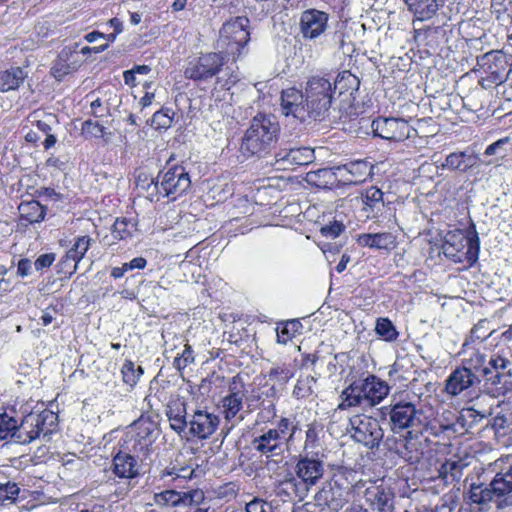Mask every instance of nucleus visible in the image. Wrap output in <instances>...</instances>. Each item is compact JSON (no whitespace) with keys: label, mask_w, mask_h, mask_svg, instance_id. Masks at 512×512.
I'll return each instance as SVG.
<instances>
[{"label":"nucleus","mask_w":512,"mask_h":512,"mask_svg":"<svg viewBox=\"0 0 512 512\" xmlns=\"http://www.w3.org/2000/svg\"><path fill=\"white\" fill-rule=\"evenodd\" d=\"M390 386L375 375L352 381L340 394L339 410L352 407L371 408L381 403L389 394Z\"/></svg>","instance_id":"nucleus-1"},{"label":"nucleus","mask_w":512,"mask_h":512,"mask_svg":"<svg viewBox=\"0 0 512 512\" xmlns=\"http://www.w3.org/2000/svg\"><path fill=\"white\" fill-rule=\"evenodd\" d=\"M279 131L280 126L275 116L257 114L242 139V154L249 157L266 152L276 142Z\"/></svg>","instance_id":"nucleus-2"},{"label":"nucleus","mask_w":512,"mask_h":512,"mask_svg":"<svg viewBox=\"0 0 512 512\" xmlns=\"http://www.w3.org/2000/svg\"><path fill=\"white\" fill-rule=\"evenodd\" d=\"M191 186L189 173L183 166L175 165L161 172L157 180L151 179L147 186L148 198L159 201L166 197L171 201L182 196Z\"/></svg>","instance_id":"nucleus-3"},{"label":"nucleus","mask_w":512,"mask_h":512,"mask_svg":"<svg viewBox=\"0 0 512 512\" xmlns=\"http://www.w3.org/2000/svg\"><path fill=\"white\" fill-rule=\"evenodd\" d=\"M446 258L455 263H466L473 266L479 258L480 240L476 230L464 234L460 230L449 231L442 245Z\"/></svg>","instance_id":"nucleus-4"},{"label":"nucleus","mask_w":512,"mask_h":512,"mask_svg":"<svg viewBox=\"0 0 512 512\" xmlns=\"http://www.w3.org/2000/svg\"><path fill=\"white\" fill-rule=\"evenodd\" d=\"M296 429L297 425L293 419L282 417L276 427L261 430V433L252 440V448L266 457L281 455Z\"/></svg>","instance_id":"nucleus-5"},{"label":"nucleus","mask_w":512,"mask_h":512,"mask_svg":"<svg viewBox=\"0 0 512 512\" xmlns=\"http://www.w3.org/2000/svg\"><path fill=\"white\" fill-rule=\"evenodd\" d=\"M249 19L236 17L225 22L220 29L217 48L221 53L238 59L250 40Z\"/></svg>","instance_id":"nucleus-6"},{"label":"nucleus","mask_w":512,"mask_h":512,"mask_svg":"<svg viewBox=\"0 0 512 512\" xmlns=\"http://www.w3.org/2000/svg\"><path fill=\"white\" fill-rule=\"evenodd\" d=\"M58 416L51 410H43L41 412H30L25 415L16 430V442L20 444H28L41 435L49 436L55 429Z\"/></svg>","instance_id":"nucleus-7"},{"label":"nucleus","mask_w":512,"mask_h":512,"mask_svg":"<svg viewBox=\"0 0 512 512\" xmlns=\"http://www.w3.org/2000/svg\"><path fill=\"white\" fill-rule=\"evenodd\" d=\"M159 436L158 423L151 416L142 415L125 434V449L146 455Z\"/></svg>","instance_id":"nucleus-8"},{"label":"nucleus","mask_w":512,"mask_h":512,"mask_svg":"<svg viewBox=\"0 0 512 512\" xmlns=\"http://www.w3.org/2000/svg\"><path fill=\"white\" fill-rule=\"evenodd\" d=\"M334 90L332 79L325 76H312L306 83L305 96L312 112V118L323 119L331 108Z\"/></svg>","instance_id":"nucleus-9"},{"label":"nucleus","mask_w":512,"mask_h":512,"mask_svg":"<svg viewBox=\"0 0 512 512\" xmlns=\"http://www.w3.org/2000/svg\"><path fill=\"white\" fill-rule=\"evenodd\" d=\"M509 65V57L500 50H492L478 56V70L485 75L481 78L483 87L505 82L508 78Z\"/></svg>","instance_id":"nucleus-10"},{"label":"nucleus","mask_w":512,"mask_h":512,"mask_svg":"<svg viewBox=\"0 0 512 512\" xmlns=\"http://www.w3.org/2000/svg\"><path fill=\"white\" fill-rule=\"evenodd\" d=\"M351 438L368 449L378 448L384 432L379 421L371 416L357 414L349 419Z\"/></svg>","instance_id":"nucleus-11"},{"label":"nucleus","mask_w":512,"mask_h":512,"mask_svg":"<svg viewBox=\"0 0 512 512\" xmlns=\"http://www.w3.org/2000/svg\"><path fill=\"white\" fill-rule=\"evenodd\" d=\"M485 382L493 386L494 396L504 395L512 384V362L500 354H493L484 369Z\"/></svg>","instance_id":"nucleus-12"},{"label":"nucleus","mask_w":512,"mask_h":512,"mask_svg":"<svg viewBox=\"0 0 512 512\" xmlns=\"http://www.w3.org/2000/svg\"><path fill=\"white\" fill-rule=\"evenodd\" d=\"M495 476L490 487L496 494V506L500 509L512 506V458H500L492 465Z\"/></svg>","instance_id":"nucleus-13"},{"label":"nucleus","mask_w":512,"mask_h":512,"mask_svg":"<svg viewBox=\"0 0 512 512\" xmlns=\"http://www.w3.org/2000/svg\"><path fill=\"white\" fill-rule=\"evenodd\" d=\"M246 393L244 383L238 377H233L229 384L228 392L221 399L220 404L221 413L225 421L231 425L229 430L245 418L243 406Z\"/></svg>","instance_id":"nucleus-14"},{"label":"nucleus","mask_w":512,"mask_h":512,"mask_svg":"<svg viewBox=\"0 0 512 512\" xmlns=\"http://www.w3.org/2000/svg\"><path fill=\"white\" fill-rule=\"evenodd\" d=\"M224 65L221 51L201 54L191 60L185 71V77L195 81H206L219 73Z\"/></svg>","instance_id":"nucleus-15"},{"label":"nucleus","mask_w":512,"mask_h":512,"mask_svg":"<svg viewBox=\"0 0 512 512\" xmlns=\"http://www.w3.org/2000/svg\"><path fill=\"white\" fill-rule=\"evenodd\" d=\"M371 127L375 136L396 142L404 141L416 133V130L401 118H377L373 120Z\"/></svg>","instance_id":"nucleus-16"},{"label":"nucleus","mask_w":512,"mask_h":512,"mask_svg":"<svg viewBox=\"0 0 512 512\" xmlns=\"http://www.w3.org/2000/svg\"><path fill=\"white\" fill-rule=\"evenodd\" d=\"M422 414V410H418L411 402H398L392 405L389 412L392 431L399 432L426 425L421 418Z\"/></svg>","instance_id":"nucleus-17"},{"label":"nucleus","mask_w":512,"mask_h":512,"mask_svg":"<svg viewBox=\"0 0 512 512\" xmlns=\"http://www.w3.org/2000/svg\"><path fill=\"white\" fill-rule=\"evenodd\" d=\"M220 418L207 408H196L189 415V434L200 440L208 439L217 430Z\"/></svg>","instance_id":"nucleus-18"},{"label":"nucleus","mask_w":512,"mask_h":512,"mask_svg":"<svg viewBox=\"0 0 512 512\" xmlns=\"http://www.w3.org/2000/svg\"><path fill=\"white\" fill-rule=\"evenodd\" d=\"M328 13L310 8L304 10L300 15V32L306 40L319 39L328 28Z\"/></svg>","instance_id":"nucleus-19"},{"label":"nucleus","mask_w":512,"mask_h":512,"mask_svg":"<svg viewBox=\"0 0 512 512\" xmlns=\"http://www.w3.org/2000/svg\"><path fill=\"white\" fill-rule=\"evenodd\" d=\"M205 499L204 492L201 489H190L186 491H177L168 489L154 495V501L163 506H184L192 507L200 505Z\"/></svg>","instance_id":"nucleus-20"},{"label":"nucleus","mask_w":512,"mask_h":512,"mask_svg":"<svg viewBox=\"0 0 512 512\" xmlns=\"http://www.w3.org/2000/svg\"><path fill=\"white\" fill-rule=\"evenodd\" d=\"M281 108L285 116H292L300 121H304L308 117L312 118L305 94L294 87L282 91Z\"/></svg>","instance_id":"nucleus-21"},{"label":"nucleus","mask_w":512,"mask_h":512,"mask_svg":"<svg viewBox=\"0 0 512 512\" xmlns=\"http://www.w3.org/2000/svg\"><path fill=\"white\" fill-rule=\"evenodd\" d=\"M314 160V150L309 147H285L275 154L278 169L293 170L297 166L307 165Z\"/></svg>","instance_id":"nucleus-22"},{"label":"nucleus","mask_w":512,"mask_h":512,"mask_svg":"<svg viewBox=\"0 0 512 512\" xmlns=\"http://www.w3.org/2000/svg\"><path fill=\"white\" fill-rule=\"evenodd\" d=\"M338 167L341 185H357L363 183L372 175V164L366 160L347 162Z\"/></svg>","instance_id":"nucleus-23"},{"label":"nucleus","mask_w":512,"mask_h":512,"mask_svg":"<svg viewBox=\"0 0 512 512\" xmlns=\"http://www.w3.org/2000/svg\"><path fill=\"white\" fill-rule=\"evenodd\" d=\"M296 476L305 484L307 490L314 486L324 474L323 461L315 457H301L295 466Z\"/></svg>","instance_id":"nucleus-24"},{"label":"nucleus","mask_w":512,"mask_h":512,"mask_svg":"<svg viewBox=\"0 0 512 512\" xmlns=\"http://www.w3.org/2000/svg\"><path fill=\"white\" fill-rule=\"evenodd\" d=\"M132 451L119 450L112 459L111 471L120 479H134L140 474V465Z\"/></svg>","instance_id":"nucleus-25"},{"label":"nucleus","mask_w":512,"mask_h":512,"mask_svg":"<svg viewBox=\"0 0 512 512\" xmlns=\"http://www.w3.org/2000/svg\"><path fill=\"white\" fill-rule=\"evenodd\" d=\"M478 383H480L478 375L460 366L453 370L446 379L445 391L451 396H458Z\"/></svg>","instance_id":"nucleus-26"},{"label":"nucleus","mask_w":512,"mask_h":512,"mask_svg":"<svg viewBox=\"0 0 512 512\" xmlns=\"http://www.w3.org/2000/svg\"><path fill=\"white\" fill-rule=\"evenodd\" d=\"M365 499L373 509L380 512H391L393 509L394 494L382 484L369 486L365 490Z\"/></svg>","instance_id":"nucleus-27"},{"label":"nucleus","mask_w":512,"mask_h":512,"mask_svg":"<svg viewBox=\"0 0 512 512\" xmlns=\"http://www.w3.org/2000/svg\"><path fill=\"white\" fill-rule=\"evenodd\" d=\"M275 492L280 497L292 500L294 498L302 499L308 490L297 476L295 477L293 473L287 472L276 481Z\"/></svg>","instance_id":"nucleus-28"},{"label":"nucleus","mask_w":512,"mask_h":512,"mask_svg":"<svg viewBox=\"0 0 512 512\" xmlns=\"http://www.w3.org/2000/svg\"><path fill=\"white\" fill-rule=\"evenodd\" d=\"M189 415L186 404L180 399L172 400L168 403L166 408V416L168 418L170 427L178 435H182L187 430Z\"/></svg>","instance_id":"nucleus-29"},{"label":"nucleus","mask_w":512,"mask_h":512,"mask_svg":"<svg viewBox=\"0 0 512 512\" xmlns=\"http://www.w3.org/2000/svg\"><path fill=\"white\" fill-rule=\"evenodd\" d=\"M357 243L362 247L391 251L397 247V235L392 232L362 233Z\"/></svg>","instance_id":"nucleus-30"},{"label":"nucleus","mask_w":512,"mask_h":512,"mask_svg":"<svg viewBox=\"0 0 512 512\" xmlns=\"http://www.w3.org/2000/svg\"><path fill=\"white\" fill-rule=\"evenodd\" d=\"M348 476H353V472L347 470L340 471L333 477V486L331 488L332 497L330 500V505L335 509L343 507V505L349 501L352 483L347 482V484L344 485L342 482V480L347 481Z\"/></svg>","instance_id":"nucleus-31"},{"label":"nucleus","mask_w":512,"mask_h":512,"mask_svg":"<svg viewBox=\"0 0 512 512\" xmlns=\"http://www.w3.org/2000/svg\"><path fill=\"white\" fill-rule=\"evenodd\" d=\"M338 167L323 168L317 171H310L306 175L309 184L318 188L332 189L341 186L340 177L338 176Z\"/></svg>","instance_id":"nucleus-32"},{"label":"nucleus","mask_w":512,"mask_h":512,"mask_svg":"<svg viewBox=\"0 0 512 512\" xmlns=\"http://www.w3.org/2000/svg\"><path fill=\"white\" fill-rule=\"evenodd\" d=\"M383 196V192L375 186L362 191L361 201L367 217H374L382 210L384 207Z\"/></svg>","instance_id":"nucleus-33"},{"label":"nucleus","mask_w":512,"mask_h":512,"mask_svg":"<svg viewBox=\"0 0 512 512\" xmlns=\"http://www.w3.org/2000/svg\"><path fill=\"white\" fill-rule=\"evenodd\" d=\"M428 439L422 434H413L411 431L405 439L403 457L410 463L418 462L424 454V447L427 445Z\"/></svg>","instance_id":"nucleus-34"},{"label":"nucleus","mask_w":512,"mask_h":512,"mask_svg":"<svg viewBox=\"0 0 512 512\" xmlns=\"http://www.w3.org/2000/svg\"><path fill=\"white\" fill-rule=\"evenodd\" d=\"M78 58V52L71 50L70 48H64L58 56V60L54 64L52 70L56 78H61L64 75L77 69L80 65Z\"/></svg>","instance_id":"nucleus-35"},{"label":"nucleus","mask_w":512,"mask_h":512,"mask_svg":"<svg viewBox=\"0 0 512 512\" xmlns=\"http://www.w3.org/2000/svg\"><path fill=\"white\" fill-rule=\"evenodd\" d=\"M477 160V155L469 154L467 151L454 152L446 157L442 167L450 170L467 171L477 163Z\"/></svg>","instance_id":"nucleus-36"},{"label":"nucleus","mask_w":512,"mask_h":512,"mask_svg":"<svg viewBox=\"0 0 512 512\" xmlns=\"http://www.w3.org/2000/svg\"><path fill=\"white\" fill-rule=\"evenodd\" d=\"M404 2L419 21L431 19L439 8L436 0H404Z\"/></svg>","instance_id":"nucleus-37"},{"label":"nucleus","mask_w":512,"mask_h":512,"mask_svg":"<svg viewBox=\"0 0 512 512\" xmlns=\"http://www.w3.org/2000/svg\"><path fill=\"white\" fill-rule=\"evenodd\" d=\"M27 72L20 67H12L0 72V91L16 90L24 82Z\"/></svg>","instance_id":"nucleus-38"},{"label":"nucleus","mask_w":512,"mask_h":512,"mask_svg":"<svg viewBox=\"0 0 512 512\" xmlns=\"http://www.w3.org/2000/svg\"><path fill=\"white\" fill-rule=\"evenodd\" d=\"M468 499L472 504L486 505L489 502L496 503V494L490 487V483L488 485L474 483L470 485Z\"/></svg>","instance_id":"nucleus-39"},{"label":"nucleus","mask_w":512,"mask_h":512,"mask_svg":"<svg viewBox=\"0 0 512 512\" xmlns=\"http://www.w3.org/2000/svg\"><path fill=\"white\" fill-rule=\"evenodd\" d=\"M22 220L29 224L41 222L46 214L45 208L38 201L22 202L18 207Z\"/></svg>","instance_id":"nucleus-40"},{"label":"nucleus","mask_w":512,"mask_h":512,"mask_svg":"<svg viewBox=\"0 0 512 512\" xmlns=\"http://www.w3.org/2000/svg\"><path fill=\"white\" fill-rule=\"evenodd\" d=\"M20 492L21 489L17 483L11 481L6 483L0 482V510L9 508L16 504Z\"/></svg>","instance_id":"nucleus-41"},{"label":"nucleus","mask_w":512,"mask_h":512,"mask_svg":"<svg viewBox=\"0 0 512 512\" xmlns=\"http://www.w3.org/2000/svg\"><path fill=\"white\" fill-rule=\"evenodd\" d=\"M486 355L478 350H473L469 353L468 357L462 359L461 367L466 368L467 371L473 372L477 375L480 373L484 376V369L487 365Z\"/></svg>","instance_id":"nucleus-42"},{"label":"nucleus","mask_w":512,"mask_h":512,"mask_svg":"<svg viewBox=\"0 0 512 512\" xmlns=\"http://www.w3.org/2000/svg\"><path fill=\"white\" fill-rule=\"evenodd\" d=\"M332 86L334 92L338 90L340 94L349 92L350 95H352L353 91L358 89L359 80L351 72L343 71L334 81H332Z\"/></svg>","instance_id":"nucleus-43"},{"label":"nucleus","mask_w":512,"mask_h":512,"mask_svg":"<svg viewBox=\"0 0 512 512\" xmlns=\"http://www.w3.org/2000/svg\"><path fill=\"white\" fill-rule=\"evenodd\" d=\"M91 243L92 239L87 235L76 237L71 248L66 252L67 259L79 263L89 250Z\"/></svg>","instance_id":"nucleus-44"},{"label":"nucleus","mask_w":512,"mask_h":512,"mask_svg":"<svg viewBox=\"0 0 512 512\" xmlns=\"http://www.w3.org/2000/svg\"><path fill=\"white\" fill-rule=\"evenodd\" d=\"M508 144H510V138L504 137L488 145L484 151V155L496 156V158L486 162V165L499 164V161L505 159L508 155V149L506 148Z\"/></svg>","instance_id":"nucleus-45"},{"label":"nucleus","mask_w":512,"mask_h":512,"mask_svg":"<svg viewBox=\"0 0 512 512\" xmlns=\"http://www.w3.org/2000/svg\"><path fill=\"white\" fill-rule=\"evenodd\" d=\"M194 474V470L190 467H167L161 472V479L166 483L179 482L182 483L188 479H191Z\"/></svg>","instance_id":"nucleus-46"},{"label":"nucleus","mask_w":512,"mask_h":512,"mask_svg":"<svg viewBox=\"0 0 512 512\" xmlns=\"http://www.w3.org/2000/svg\"><path fill=\"white\" fill-rule=\"evenodd\" d=\"M376 334L387 342H393L398 338V331L392 321L386 317H380L375 325Z\"/></svg>","instance_id":"nucleus-47"},{"label":"nucleus","mask_w":512,"mask_h":512,"mask_svg":"<svg viewBox=\"0 0 512 512\" xmlns=\"http://www.w3.org/2000/svg\"><path fill=\"white\" fill-rule=\"evenodd\" d=\"M136 230V224L129 219H117L112 228V235L115 239L125 240L133 235Z\"/></svg>","instance_id":"nucleus-48"},{"label":"nucleus","mask_w":512,"mask_h":512,"mask_svg":"<svg viewBox=\"0 0 512 512\" xmlns=\"http://www.w3.org/2000/svg\"><path fill=\"white\" fill-rule=\"evenodd\" d=\"M316 384V378L311 375L299 377L296 385L293 389V396L297 399H303L309 397L314 392V385Z\"/></svg>","instance_id":"nucleus-49"},{"label":"nucleus","mask_w":512,"mask_h":512,"mask_svg":"<svg viewBox=\"0 0 512 512\" xmlns=\"http://www.w3.org/2000/svg\"><path fill=\"white\" fill-rule=\"evenodd\" d=\"M18 429V420L9 416L7 413L0 414V439L11 438L16 442V430Z\"/></svg>","instance_id":"nucleus-50"},{"label":"nucleus","mask_w":512,"mask_h":512,"mask_svg":"<svg viewBox=\"0 0 512 512\" xmlns=\"http://www.w3.org/2000/svg\"><path fill=\"white\" fill-rule=\"evenodd\" d=\"M268 376L270 380L280 384H286L294 377V369L289 364H277L270 369Z\"/></svg>","instance_id":"nucleus-51"},{"label":"nucleus","mask_w":512,"mask_h":512,"mask_svg":"<svg viewBox=\"0 0 512 512\" xmlns=\"http://www.w3.org/2000/svg\"><path fill=\"white\" fill-rule=\"evenodd\" d=\"M123 381L133 387L137 384L140 376L143 374L141 366L135 365L131 360H126L121 368Z\"/></svg>","instance_id":"nucleus-52"},{"label":"nucleus","mask_w":512,"mask_h":512,"mask_svg":"<svg viewBox=\"0 0 512 512\" xmlns=\"http://www.w3.org/2000/svg\"><path fill=\"white\" fill-rule=\"evenodd\" d=\"M298 327L297 321H288L276 328L277 342L279 344H287L295 335Z\"/></svg>","instance_id":"nucleus-53"},{"label":"nucleus","mask_w":512,"mask_h":512,"mask_svg":"<svg viewBox=\"0 0 512 512\" xmlns=\"http://www.w3.org/2000/svg\"><path fill=\"white\" fill-rule=\"evenodd\" d=\"M174 112L170 109L156 111L151 119V126L155 129H167L173 122Z\"/></svg>","instance_id":"nucleus-54"},{"label":"nucleus","mask_w":512,"mask_h":512,"mask_svg":"<svg viewBox=\"0 0 512 512\" xmlns=\"http://www.w3.org/2000/svg\"><path fill=\"white\" fill-rule=\"evenodd\" d=\"M104 126L101 125L99 122L92 121V120H86L82 124V134L86 138H101L104 135Z\"/></svg>","instance_id":"nucleus-55"},{"label":"nucleus","mask_w":512,"mask_h":512,"mask_svg":"<svg viewBox=\"0 0 512 512\" xmlns=\"http://www.w3.org/2000/svg\"><path fill=\"white\" fill-rule=\"evenodd\" d=\"M243 512H274V510L271 503L260 498H254L246 503Z\"/></svg>","instance_id":"nucleus-56"},{"label":"nucleus","mask_w":512,"mask_h":512,"mask_svg":"<svg viewBox=\"0 0 512 512\" xmlns=\"http://www.w3.org/2000/svg\"><path fill=\"white\" fill-rule=\"evenodd\" d=\"M345 229V226L340 221H334L327 225L321 227L320 232L324 237L327 238H336L338 237Z\"/></svg>","instance_id":"nucleus-57"},{"label":"nucleus","mask_w":512,"mask_h":512,"mask_svg":"<svg viewBox=\"0 0 512 512\" xmlns=\"http://www.w3.org/2000/svg\"><path fill=\"white\" fill-rule=\"evenodd\" d=\"M193 353L194 352H193L191 346L186 344L181 356L176 357L174 360L175 367L179 370L187 367L190 363H192L194 361Z\"/></svg>","instance_id":"nucleus-58"},{"label":"nucleus","mask_w":512,"mask_h":512,"mask_svg":"<svg viewBox=\"0 0 512 512\" xmlns=\"http://www.w3.org/2000/svg\"><path fill=\"white\" fill-rule=\"evenodd\" d=\"M58 266L59 272L68 276L73 275L78 269V263H76L74 260L69 261L67 259V254H65L62 260L59 262Z\"/></svg>","instance_id":"nucleus-59"},{"label":"nucleus","mask_w":512,"mask_h":512,"mask_svg":"<svg viewBox=\"0 0 512 512\" xmlns=\"http://www.w3.org/2000/svg\"><path fill=\"white\" fill-rule=\"evenodd\" d=\"M54 261H55L54 253L42 254L35 260L34 267L36 270L40 271V270L50 267Z\"/></svg>","instance_id":"nucleus-60"},{"label":"nucleus","mask_w":512,"mask_h":512,"mask_svg":"<svg viewBox=\"0 0 512 512\" xmlns=\"http://www.w3.org/2000/svg\"><path fill=\"white\" fill-rule=\"evenodd\" d=\"M458 467L459 465L456 461L447 460L441 465L439 475L443 479H447L449 475L454 478V471L457 470Z\"/></svg>","instance_id":"nucleus-61"},{"label":"nucleus","mask_w":512,"mask_h":512,"mask_svg":"<svg viewBox=\"0 0 512 512\" xmlns=\"http://www.w3.org/2000/svg\"><path fill=\"white\" fill-rule=\"evenodd\" d=\"M150 87H151V82H145L143 84V88L145 89V94L138 101V105L140 106L141 109L149 107L155 99L154 93L149 91Z\"/></svg>","instance_id":"nucleus-62"},{"label":"nucleus","mask_w":512,"mask_h":512,"mask_svg":"<svg viewBox=\"0 0 512 512\" xmlns=\"http://www.w3.org/2000/svg\"><path fill=\"white\" fill-rule=\"evenodd\" d=\"M33 264L29 259H21L17 265V275L24 278L31 275Z\"/></svg>","instance_id":"nucleus-63"},{"label":"nucleus","mask_w":512,"mask_h":512,"mask_svg":"<svg viewBox=\"0 0 512 512\" xmlns=\"http://www.w3.org/2000/svg\"><path fill=\"white\" fill-rule=\"evenodd\" d=\"M91 113L95 117H102L105 115V113L108 111L106 107H104L103 102L100 98H97L93 100L90 104Z\"/></svg>","instance_id":"nucleus-64"}]
</instances>
